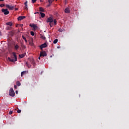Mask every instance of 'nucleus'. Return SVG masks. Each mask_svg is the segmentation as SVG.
I'll use <instances>...</instances> for the list:
<instances>
[{
  "label": "nucleus",
  "mask_w": 129,
  "mask_h": 129,
  "mask_svg": "<svg viewBox=\"0 0 129 129\" xmlns=\"http://www.w3.org/2000/svg\"><path fill=\"white\" fill-rule=\"evenodd\" d=\"M38 59H39V60H40L41 59V57H39Z\"/></svg>",
  "instance_id": "obj_42"
},
{
  "label": "nucleus",
  "mask_w": 129,
  "mask_h": 129,
  "mask_svg": "<svg viewBox=\"0 0 129 129\" xmlns=\"http://www.w3.org/2000/svg\"><path fill=\"white\" fill-rule=\"evenodd\" d=\"M64 12L66 14H69L70 13V9L69 8H67L64 10Z\"/></svg>",
  "instance_id": "obj_9"
},
{
  "label": "nucleus",
  "mask_w": 129,
  "mask_h": 129,
  "mask_svg": "<svg viewBox=\"0 0 129 129\" xmlns=\"http://www.w3.org/2000/svg\"><path fill=\"white\" fill-rule=\"evenodd\" d=\"M58 42V39H56L53 41V44H57V43Z\"/></svg>",
  "instance_id": "obj_23"
},
{
  "label": "nucleus",
  "mask_w": 129,
  "mask_h": 129,
  "mask_svg": "<svg viewBox=\"0 0 129 129\" xmlns=\"http://www.w3.org/2000/svg\"><path fill=\"white\" fill-rule=\"evenodd\" d=\"M59 48H60L59 46H57V49H59Z\"/></svg>",
  "instance_id": "obj_43"
},
{
  "label": "nucleus",
  "mask_w": 129,
  "mask_h": 129,
  "mask_svg": "<svg viewBox=\"0 0 129 129\" xmlns=\"http://www.w3.org/2000/svg\"><path fill=\"white\" fill-rule=\"evenodd\" d=\"M30 34L31 36H35V33H34V31H31Z\"/></svg>",
  "instance_id": "obj_28"
},
{
  "label": "nucleus",
  "mask_w": 129,
  "mask_h": 129,
  "mask_svg": "<svg viewBox=\"0 0 129 129\" xmlns=\"http://www.w3.org/2000/svg\"><path fill=\"white\" fill-rule=\"evenodd\" d=\"M10 35H11L12 36V37H13V36H14V35H15V31H12L10 32H9Z\"/></svg>",
  "instance_id": "obj_16"
},
{
  "label": "nucleus",
  "mask_w": 129,
  "mask_h": 129,
  "mask_svg": "<svg viewBox=\"0 0 129 129\" xmlns=\"http://www.w3.org/2000/svg\"><path fill=\"white\" fill-rule=\"evenodd\" d=\"M26 64L27 66V67H28V68H31V66L29 64V62H26Z\"/></svg>",
  "instance_id": "obj_22"
},
{
  "label": "nucleus",
  "mask_w": 129,
  "mask_h": 129,
  "mask_svg": "<svg viewBox=\"0 0 129 129\" xmlns=\"http://www.w3.org/2000/svg\"><path fill=\"white\" fill-rule=\"evenodd\" d=\"M9 95L12 96V97H14L15 95V91H14V89H13V88H11L9 90Z\"/></svg>",
  "instance_id": "obj_3"
},
{
  "label": "nucleus",
  "mask_w": 129,
  "mask_h": 129,
  "mask_svg": "<svg viewBox=\"0 0 129 129\" xmlns=\"http://www.w3.org/2000/svg\"><path fill=\"white\" fill-rule=\"evenodd\" d=\"M15 93L16 94H18V93H19V92H18V91H16Z\"/></svg>",
  "instance_id": "obj_36"
},
{
  "label": "nucleus",
  "mask_w": 129,
  "mask_h": 129,
  "mask_svg": "<svg viewBox=\"0 0 129 129\" xmlns=\"http://www.w3.org/2000/svg\"><path fill=\"white\" fill-rule=\"evenodd\" d=\"M21 47H22V48H23L24 49H25V48H26V46L25 45H24V43H21Z\"/></svg>",
  "instance_id": "obj_26"
},
{
  "label": "nucleus",
  "mask_w": 129,
  "mask_h": 129,
  "mask_svg": "<svg viewBox=\"0 0 129 129\" xmlns=\"http://www.w3.org/2000/svg\"><path fill=\"white\" fill-rule=\"evenodd\" d=\"M40 14L41 15V18H44L45 17V13L40 12Z\"/></svg>",
  "instance_id": "obj_17"
},
{
  "label": "nucleus",
  "mask_w": 129,
  "mask_h": 129,
  "mask_svg": "<svg viewBox=\"0 0 129 129\" xmlns=\"http://www.w3.org/2000/svg\"><path fill=\"white\" fill-rule=\"evenodd\" d=\"M0 7H1V8H3V7H5V5L4 4H1Z\"/></svg>",
  "instance_id": "obj_32"
},
{
  "label": "nucleus",
  "mask_w": 129,
  "mask_h": 129,
  "mask_svg": "<svg viewBox=\"0 0 129 129\" xmlns=\"http://www.w3.org/2000/svg\"><path fill=\"white\" fill-rule=\"evenodd\" d=\"M2 12L4 13V15H9L10 14V12L8 11V9H3Z\"/></svg>",
  "instance_id": "obj_4"
},
{
  "label": "nucleus",
  "mask_w": 129,
  "mask_h": 129,
  "mask_svg": "<svg viewBox=\"0 0 129 129\" xmlns=\"http://www.w3.org/2000/svg\"><path fill=\"white\" fill-rule=\"evenodd\" d=\"M11 29H12L11 26H7L6 28V30H7V31H9V30H11Z\"/></svg>",
  "instance_id": "obj_20"
},
{
  "label": "nucleus",
  "mask_w": 129,
  "mask_h": 129,
  "mask_svg": "<svg viewBox=\"0 0 129 129\" xmlns=\"http://www.w3.org/2000/svg\"><path fill=\"white\" fill-rule=\"evenodd\" d=\"M0 36H2V32L0 31Z\"/></svg>",
  "instance_id": "obj_40"
},
{
  "label": "nucleus",
  "mask_w": 129,
  "mask_h": 129,
  "mask_svg": "<svg viewBox=\"0 0 129 129\" xmlns=\"http://www.w3.org/2000/svg\"><path fill=\"white\" fill-rule=\"evenodd\" d=\"M22 38L24 40H25V41L26 42V43L28 42V41L27 40V38H26V37H25L24 36H22Z\"/></svg>",
  "instance_id": "obj_19"
},
{
  "label": "nucleus",
  "mask_w": 129,
  "mask_h": 129,
  "mask_svg": "<svg viewBox=\"0 0 129 129\" xmlns=\"http://www.w3.org/2000/svg\"><path fill=\"white\" fill-rule=\"evenodd\" d=\"M40 38L42 39V40H46V37H45L44 35L40 34Z\"/></svg>",
  "instance_id": "obj_14"
},
{
  "label": "nucleus",
  "mask_w": 129,
  "mask_h": 129,
  "mask_svg": "<svg viewBox=\"0 0 129 129\" xmlns=\"http://www.w3.org/2000/svg\"><path fill=\"white\" fill-rule=\"evenodd\" d=\"M58 31H59V32H62V29H59L58 30Z\"/></svg>",
  "instance_id": "obj_37"
},
{
  "label": "nucleus",
  "mask_w": 129,
  "mask_h": 129,
  "mask_svg": "<svg viewBox=\"0 0 129 129\" xmlns=\"http://www.w3.org/2000/svg\"><path fill=\"white\" fill-rule=\"evenodd\" d=\"M7 26H10V27H12L13 26V23L12 22H9L6 23Z\"/></svg>",
  "instance_id": "obj_13"
},
{
  "label": "nucleus",
  "mask_w": 129,
  "mask_h": 129,
  "mask_svg": "<svg viewBox=\"0 0 129 129\" xmlns=\"http://www.w3.org/2000/svg\"><path fill=\"white\" fill-rule=\"evenodd\" d=\"M30 26L33 29H37V25L36 24H30Z\"/></svg>",
  "instance_id": "obj_12"
},
{
  "label": "nucleus",
  "mask_w": 129,
  "mask_h": 129,
  "mask_svg": "<svg viewBox=\"0 0 129 129\" xmlns=\"http://www.w3.org/2000/svg\"><path fill=\"white\" fill-rule=\"evenodd\" d=\"M18 9L17 8H16L15 9V11H18Z\"/></svg>",
  "instance_id": "obj_38"
},
{
  "label": "nucleus",
  "mask_w": 129,
  "mask_h": 129,
  "mask_svg": "<svg viewBox=\"0 0 129 129\" xmlns=\"http://www.w3.org/2000/svg\"><path fill=\"white\" fill-rule=\"evenodd\" d=\"M18 113H21L22 112V110L19 109L17 110Z\"/></svg>",
  "instance_id": "obj_30"
},
{
  "label": "nucleus",
  "mask_w": 129,
  "mask_h": 129,
  "mask_svg": "<svg viewBox=\"0 0 129 129\" xmlns=\"http://www.w3.org/2000/svg\"><path fill=\"white\" fill-rule=\"evenodd\" d=\"M46 47H47V43L46 42L41 44L40 46V48L41 50H43V48H46Z\"/></svg>",
  "instance_id": "obj_7"
},
{
  "label": "nucleus",
  "mask_w": 129,
  "mask_h": 129,
  "mask_svg": "<svg viewBox=\"0 0 129 129\" xmlns=\"http://www.w3.org/2000/svg\"><path fill=\"white\" fill-rule=\"evenodd\" d=\"M47 56V53L46 51H41L40 52V57H46Z\"/></svg>",
  "instance_id": "obj_5"
},
{
  "label": "nucleus",
  "mask_w": 129,
  "mask_h": 129,
  "mask_svg": "<svg viewBox=\"0 0 129 129\" xmlns=\"http://www.w3.org/2000/svg\"><path fill=\"white\" fill-rule=\"evenodd\" d=\"M30 45H31V46H33V45H34V43L33 42H29Z\"/></svg>",
  "instance_id": "obj_33"
},
{
  "label": "nucleus",
  "mask_w": 129,
  "mask_h": 129,
  "mask_svg": "<svg viewBox=\"0 0 129 129\" xmlns=\"http://www.w3.org/2000/svg\"><path fill=\"white\" fill-rule=\"evenodd\" d=\"M40 2H43V1H42V0H40Z\"/></svg>",
  "instance_id": "obj_44"
},
{
  "label": "nucleus",
  "mask_w": 129,
  "mask_h": 129,
  "mask_svg": "<svg viewBox=\"0 0 129 129\" xmlns=\"http://www.w3.org/2000/svg\"><path fill=\"white\" fill-rule=\"evenodd\" d=\"M53 20L52 19V17H49L47 18V23H49V26L52 28L53 26H54V24L53 23Z\"/></svg>",
  "instance_id": "obj_2"
},
{
  "label": "nucleus",
  "mask_w": 129,
  "mask_h": 129,
  "mask_svg": "<svg viewBox=\"0 0 129 129\" xmlns=\"http://www.w3.org/2000/svg\"><path fill=\"white\" fill-rule=\"evenodd\" d=\"M39 11L40 12H44V9L42 7H39Z\"/></svg>",
  "instance_id": "obj_25"
},
{
  "label": "nucleus",
  "mask_w": 129,
  "mask_h": 129,
  "mask_svg": "<svg viewBox=\"0 0 129 129\" xmlns=\"http://www.w3.org/2000/svg\"><path fill=\"white\" fill-rule=\"evenodd\" d=\"M48 7H50V5H48Z\"/></svg>",
  "instance_id": "obj_45"
},
{
  "label": "nucleus",
  "mask_w": 129,
  "mask_h": 129,
  "mask_svg": "<svg viewBox=\"0 0 129 129\" xmlns=\"http://www.w3.org/2000/svg\"><path fill=\"white\" fill-rule=\"evenodd\" d=\"M4 0H0V2H4Z\"/></svg>",
  "instance_id": "obj_41"
},
{
  "label": "nucleus",
  "mask_w": 129,
  "mask_h": 129,
  "mask_svg": "<svg viewBox=\"0 0 129 129\" xmlns=\"http://www.w3.org/2000/svg\"><path fill=\"white\" fill-rule=\"evenodd\" d=\"M14 88H15V89H17V88H18V86L17 85H14Z\"/></svg>",
  "instance_id": "obj_34"
},
{
  "label": "nucleus",
  "mask_w": 129,
  "mask_h": 129,
  "mask_svg": "<svg viewBox=\"0 0 129 129\" xmlns=\"http://www.w3.org/2000/svg\"><path fill=\"white\" fill-rule=\"evenodd\" d=\"M25 56H26V53H23V54L19 55L20 58H24V57H25Z\"/></svg>",
  "instance_id": "obj_15"
},
{
  "label": "nucleus",
  "mask_w": 129,
  "mask_h": 129,
  "mask_svg": "<svg viewBox=\"0 0 129 129\" xmlns=\"http://www.w3.org/2000/svg\"><path fill=\"white\" fill-rule=\"evenodd\" d=\"M53 23H54V26H56V25H57V20H56V19H54L53 20Z\"/></svg>",
  "instance_id": "obj_24"
},
{
  "label": "nucleus",
  "mask_w": 129,
  "mask_h": 129,
  "mask_svg": "<svg viewBox=\"0 0 129 129\" xmlns=\"http://www.w3.org/2000/svg\"><path fill=\"white\" fill-rule=\"evenodd\" d=\"M12 55L11 57H8V60L10 62H16V61H18V58L17 57V54L16 52H12Z\"/></svg>",
  "instance_id": "obj_1"
},
{
  "label": "nucleus",
  "mask_w": 129,
  "mask_h": 129,
  "mask_svg": "<svg viewBox=\"0 0 129 129\" xmlns=\"http://www.w3.org/2000/svg\"><path fill=\"white\" fill-rule=\"evenodd\" d=\"M16 85L17 86H21V82H20L19 81H17L16 82Z\"/></svg>",
  "instance_id": "obj_18"
},
{
  "label": "nucleus",
  "mask_w": 129,
  "mask_h": 129,
  "mask_svg": "<svg viewBox=\"0 0 129 129\" xmlns=\"http://www.w3.org/2000/svg\"><path fill=\"white\" fill-rule=\"evenodd\" d=\"M30 62L33 66H35L36 62H35V60H34V58H30Z\"/></svg>",
  "instance_id": "obj_8"
},
{
  "label": "nucleus",
  "mask_w": 129,
  "mask_h": 129,
  "mask_svg": "<svg viewBox=\"0 0 129 129\" xmlns=\"http://www.w3.org/2000/svg\"><path fill=\"white\" fill-rule=\"evenodd\" d=\"M48 2L49 3V4H52V3H53V2H54V0H48Z\"/></svg>",
  "instance_id": "obj_29"
},
{
  "label": "nucleus",
  "mask_w": 129,
  "mask_h": 129,
  "mask_svg": "<svg viewBox=\"0 0 129 129\" xmlns=\"http://www.w3.org/2000/svg\"><path fill=\"white\" fill-rule=\"evenodd\" d=\"M26 18V16H19L18 18V21H22V20H24V19Z\"/></svg>",
  "instance_id": "obj_10"
},
{
  "label": "nucleus",
  "mask_w": 129,
  "mask_h": 129,
  "mask_svg": "<svg viewBox=\"0 0 129 129\" xmlns=\"http://www.w3.org/2000/svg\"><path fill=\"white\" fill-rule=\"evenodd\" d=\"M24 74H26V71H24V72H21V77H23V75H24Z\"/></svg>",
  "instance_id": "obj_27"
},
{
  "label": "nucleus",
  "mask_w": 129,
  "mask_h": 129,
  "mask_svg": "<svg viewBox=\"0 0 129 129\" xmlns=\"http://www.w3.org/2000/svg\"><path fill=\"white\" fill-rule=\"evenodd\" d=\"M19 46L18 45V44H15V50H18L19 49Z\"/></svg>",
  "instance_id": "obj_21"
},
{
  "label": "nucleus",
  "mask_w": 129,
  "mask_h": 129,
  "mask_svg": "<svg viewBox=\"0 0 129 129\" xmlns=\"http://www.w3.org/2000/svg\"><path fill=\"white\" fill-rule=\"evenodd\" d=\"M12 113H13V111H10L9 112V114H12Z\"/></svg>",
  "instance_id": "obj_35"
},
{
  "label": "nucleus",
  "mask_w": 129,
  "mask_h": 129,
  "mask_svg": "<svg viewBox=\"0 0 129 129\" xmlns=\"http://www.w3.org/2000/svg\"><path fill=\"white\" fill-rule=\"evenodd\" d=\"M23 26H24V25H23V24H20V27H23Z\"/></svg>",
  "instance_id": "obj_39"
},
{
  "label": "nucleus",
  "mask_w": 129,
  "mask_h": 129,
  "mask_svg": "<svg viewBox=\"0 0 129 129\" xmlns=\"http://www.w3.org/2000/svg\"><path fill=\"white\" fill-rule=\"evenodd\" d=\"M36 2H37V0H32V4H35V3H36Z\"/></svg>",
  "instance_id": "obj_31"
},
{
  "label": "nucleus",
  "mask_w": 129,
  "mask_h": 129,
  "mask_svg": "<svg viewBox=\"0 0 129 129\" xmlns=\"http://www.w3.org/2000/svg\"><path fill=\"white\" fill-rule=\"evenodd\" d=\"M25 7H24V9L25 10H28V1H26L25 3Z\"/></svg>",
  "instance_id": "obj_11"
},
{
  "label": "nucleus",
  "mask_w": 129,
  "mask_h": 129,
  "mask_svg": "<svg viewBox=\"0 0 129 129\" xmlns=\"http://www.w3.org/2000/svg\"><path fill=\"white\" fill-rule=\"evenodd\" d=\"M6 8H7V9H9V10H11V11H13V10H14V9H15V6H11L9 5H6Z\"/></svg>",
  "instance_id": "obj_6"
},
{
  "label": "nucleus",
  "mask_w": 129,
  "mask_h": 129,
  "mask_svg": "<svg viewBox=\"0 0 129 129\" xmlns=\"http://www.w3.org/2000/svg\"><path fill=\"white\" fill-rule=\"evenodd\" d=\"M67 0H66V2Z\"/></svg>",
  "instance_id": "obj_46"
}]
</instances>
